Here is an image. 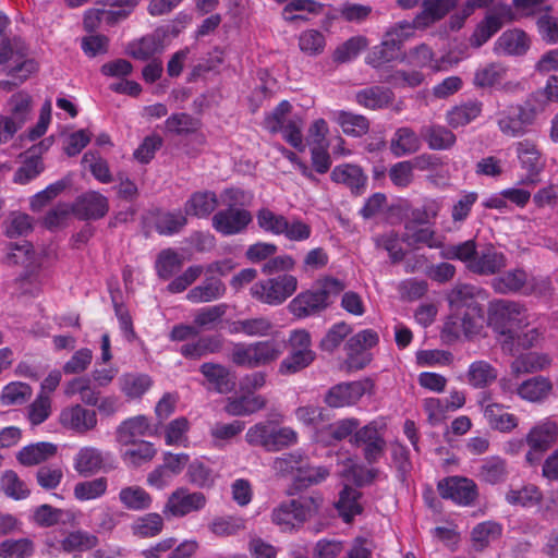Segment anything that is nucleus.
<instances>
[{
	"mask_svg": "<svg viewBox=\"0 0 558 558\" xmlns=\"http://www.w3.org/2000/svg\"><path fill=\"white\" fill-rule=\"evenodd\" d=\"M64 395L73 397L80 395L81 401L87 407H96L100 400V392L92 387L88 377H76L68 381L64 386Z\"/></svg>",
	"mask_w": 558,
	"mask_h": 558,
	"instance_id": "42",
	"label": "nucleus"
},
{
	"mask_svg": "<svg viewBox=\"0 0 558 558\" xmlns=\"http://www.w3.org/2000/svg\"><path fill=\"white\" fill-rule=\"evenodd\" d=\"M98 545V537L89 532L77 530L69 533L61 541V548L74 557Z\"/></svg>",
	"mask_w": 558,
	"mask_h": 558,
	"instance_id": "41",
	"label": "nucleus"
},
{
	"mask_svg": "<svg viewBox=\"0 0 558 558\" xmlns=\"http://www.w3.org/2000/svg\"><path fill=\"white\" fill-rule=\"evenodd\" d=\"M5 109V116L22 129L31 118L33 98L27 92H17L9 98Z\"/></svg>",
	"mask_w": 558,
	"mask_h": 558,
	"instance_id": "32",
	"label": "nucleus"
},
{
	"mask_svg": "<svg viewBox=\"0 0 558 558\" xmlns=\"http://www.w3.org/2000/svg\"><path fill=\"white\" fill-rule=\"evenodd\" d=\"M263 396L247 393L238 398H228L225 411L232 416H243L255 413L266 407Z\"/></svg>",
	"mask_w": 558,
	"mask_h": 558,
	"instance_id": "40",
	"label": "nucleus"
},
{
	"mask_svg": "<svg viewBox=\"0 0 558 558\" xmlns=\"http://www.w3.org/2000/svg\"><path fill=\"white\" fill-rule=\"evenodd\" d=\"M413 32L409 23H399L387 32L379 46L374 47L367 57V62L375 68L397 58L400 46Z\"/></svg>",
	"mask_w": 558,
	"mask_h": 558,
	"instance_id": "13",
	"label": "nucleus"
},
{
	"mask_svg": "<svg viewBox=\"0 0 558 558\" xmlns=\"http://www.w3.org/2000/svg\"><path fill=\"white\" fill-rule=\"evenodd\" d=\"M119 501L128 510L144 511L151 507L153 496L142 486H124L119 492Z\"/></svg>",
	"mask_w": 558,
	"mask_h": 558,
	"instance_id": "36",
	"label": "nucleus"
},
{
	"mask_svg": "<svg viewBox=\"0 0 558 558\" xmlns=\"http://www.w3.org/2000/svg\"><path fill=\"white\" fill-rule=\"evenodd\" d=\"M518 396L529 402L538 403L546 400L553 392V383L544 376H535L521 383L517 388Z\"/></svg>",
	"mask_w": 558,
	"mask_h": 558,
	"instance_id": "29",
	"label": "nucleus"
},
{
	"mask_svg": "<svg viewBox=\"0 0 558 558\" xmlns=\"http://www.w3.org/2000/svg\"><path fill=\"white\" fill-rule=\"evenodd\" d=\"M151 385L153 380L146 374L126 373L119 378V388L130 400L141 399Z\"/></svg>",
	"mask_w": 558,
	"mask_h": 558,
	"instance_id": "39",
	"label": "nucleus"
},
{
	"mask_svg": "<svg viewBox=\"0 0 558 558\" xmlns=\"http://www.w3.org/2000/svg\"><path fill=\"white\" fill-rule=\"evenodd\" d=\"M227 288L222 280L216 276H207L202 283L192 288L186 300L191 303H209L221 299L226 294Z\"/></svg>",
	"mask_w": 558,
	"mask_h": 558,
	"instance_id": "27",
	"label": "nucleus"
},
{
	"mask_svg": "<svg viewBox=\"0 0 558 558\" xmlns=\"http://www.w3.org/2000/svg\"><path fill=\"white\" fill-rule=\"evenodd\" d=\"M222 348V340L217 336L199 338L193 343L183 344L180 349L182 355L189 359H201L210 353H217Z\"/></svg>",
	"mask_w": 558,
	"mask_h": 558,
	"instance_id": "47",
	"label": "nucleus"
},
{
	"mask_svg": "<svg viewBox=\"0 0 558 558\" xmlns=\"http://www.w3.org/2000/svg\"><path fill=\"white\" fill-rule=\"evenodd\" d=\"M82 163L90 171L93 177L100 183L108 184L113 178L109 163L97 151H87L82 158Z\"/></svg>",
	"mask_w": 558,
	"mask_h": 558,
	"instance_id": "58",
	"label": "nucleus"
},
{
	"mask_svg": "<svg viewBox=\"0 0 558 558\" xmlns=\"http://www.w3.org/2000/svg\"><path fill=\"white\" fill-rule=\"evenodd\" d=\"M531 47L529 35L520 28L504 32L494 44V52L498 56H523Z\"/></svg>",
	"mask_w": 558,
	"mask_h": 558,
	"instance_id": "20",
	"label": "nucleus"
},
{
	"mask_svg": "<svg viewBox=\"0 0 558 558\" xmlns=\"http://www.w3.org/2000/svg\"><path fill=\"white\" fill-rule=\"evenodd\" d=\"M130 448L121 453L122 461L132 468L141 466L154 459L157 450L154 444L145 440H140L129 445Z\"/></svg>",
	"mask_w": 558,
	"mask_h": 558,
	"instance_id": "43",
	"label": "nucleus"
},
{
	"mask_svg": "<svg viewBox=\"0 0 558 558\" xmlns=\"http://www.w3.org/2000/svg\"><path fill=\"white\" fill-rule=\"evenodd\" d=\"M515 151L521 167L531 177L537 175L544 167L542 156L535 143L524 140L515 144Z\"/></svg>",
	"mask_w": 558,
	"mask_h": 558,
	"instance_id": "38",
	"label": "nucleus"
},
{
	"mask_svg": "<svg viewBox=\"0 0 558 558\" xmlns=\"http://www.w3.org/2000/svg\"><path fill=\"white\" fill-rule=\"evenodd\" d=\"M298 278L290 274H282L272 278L255 282L250 293L253 299L271 306L284 303L298 289Z\"/></svg>",
	"mask_w": 558,
	"mask_h": 558,
	"instance_id": "7",
	"label": "nucleus"
},
{
	"mask_svg": "<svg viewBox=\"0 0 558 558\" xmlns=\"http://www.w3.org/2000/svg\"><path fill=\"white\" fill-rule=\"evenodd\" d=\"M542 499V493L535 485H525L519 489H510L506 500L512 506L533 507Z\"/></svg>",
	"mask_w": 558,
	"mask_h": 558,
	"instance_id": "62",
	"label": "nucleus"
},
{
	"mask_svg": "<svg viewBox=\"0 0 558 558\" xmlns=\"http://www.w3.org/2000/svg\"><path fill=\"white\" fill-rule=\"evenodd\" d=\"M52 143V137H47L27 150L25 161L14 173L13 181L15 183L26 184L44 171V163L40 156L51 147Z\"/></svg>",
	"mask_w": 558,
	"mask_h": 558,
	"instance_id": "19",
	"label": "nucleus"
},
{
	"mask_svg": "<svg viewBox=\"0 0 558 558\" xmlns=\"http://www.w3.org/2000/svg\"><path fill=\"white\" fill-rule=\"evenodd\" d=\"M107 489L108 480L106 477H97L76 483L73 488V495L78 501H89L105 496Z\"/></svg>",
	"mask_w": 558,
	"mask_h": 558,
	"instance_id": "50",
	"label": "nucleus"
},
{
	"mask_svg": "<svg viewBox=\"0 0 558 558\" xmlns=\"http://www.w3.org/2000/svg\"><path fill=\"white\" fill-rule=\"evenodd\" d=\"M558 439V422L553 416L544 417L535 423L525 435V442L530 450L525 459L530 464L538 460L535 454H543L550 449Z\"/></svg>",
	"mask_w": 558,
	"mask_h": 558,
	"instance_id": "9",
	"label": "nucleus"
},
{
	"mask_svg": "<svg viewBox=\"0 0 558 558\" xmlns=\"http://www.w3.org/2000/svg\"><path fill=\"white\" fill-rule=\"evenodd\" d=\"M7 259L11 264H25L28 268L19 279V288L23 294L36 296L40 293L45 280L39 265L35 262L33 246L24 242L21 245L10 246Z\"/></svg>",
	"mask_w": 558,
	"mask_h": 558,
	"instance_id": "6",
	"label": "nucleus"
},
{
	"mask_svg": "<svg viewBox=\"0 0 558 558\" xmlns=\"http://www.w3.org/2000/svg\"><path fill=\"white\" fill-rule=\"evenodd\" d=\"M507 66L489 63L478 68L474 73L473 84L481 88L499 87L507 74Z\"/></svg>",
	"mask_w": 558,
	"mask_h": 558,
	"instance_id": "46",
	"label": "nucleus"
},
{
	"mask_svg": "<svg viewBox=\"0 0 558 558\" xmlns=\"http://www.w3.org/2000/svg\"><path fill=\"white\" fill-rule=\"evenodd\" d=\"M74 214L81 219H100L109 210L108 198L96 191L81 195L73 205Z\"/></svg>",
	"mask_w": 558,
	"mask_h": 558,
	"instance_id": "21",
	"label": "nucleus"
},
{
	"mask_svg": "<svg viewBox=\"0 0 558 558\" xmlns=\"http://www.w3.org/2000/svg\"><path fill=\"white\" fill-rule=\"evenodd\" d=\"M252 221L248 210L229 207L217 211L211 218L213 228L222 235H234L242 233Z\"/></svg>",
	"mask_w": 558,
	"mask_h": 558,
	"instance_id": "17",
	"label": "nucleus"
},
{
	"mask_svg": "<svg viewBox=\"0 0 558 558\" xmlns=\"http://www.w3.org/2000/svg\"><path fill=\"white\" fill-rule=\"evenodd\" d=\"M102 452L92 446L82 447L73 458V468L82 476H92L104 466Z\"/></svg>",
	"mask_w": 558,
	"mask_h": 558,
	"instance_id": "28",
	"label": "nucleus"
},
{
	"mask_svg": "<svg viewBox=\"0 0 558 558\" xmlns=\"http://www.w3.org/2000/svg\"><path fill=\"white\" fill-rule=\"evenodd\" d=\"M330 178L336 183L344 184L355 194L364 191L367 181L362 169L351 163L336 166L331 171Z\"/></svg>",
	"mask_w": 558,
	"mask_h": 558,
	"instance_id": "30",
	"label": "nucleus"
},
{
	"mask_svg": "<svg viewBox=\"0 0 558 558\" xmlns=\"http://www.w3.org/2000/svg\"><path fill=\"white\" fill-rule=\"evenodd\" d=\"M360 497L361 494L349 486H344L341 490L336 507L345 522H350L355 515L362 512V506L359 502Z\"/></svg>",
	"mask_w": 558,
	"mask_h": 558,
	"instance_id": "52",
	"label": "nucleus"
},
{
	"mask_svg": "<svg viewBox=\"0 0 558 558\" xmlns=\"http://www.w3.org/2000/svg\"><path fill=\"white\" fill-rule=\"evenodd\" d=\"M199 371L206 378L208 388L216 392L228 393L235 387V377L225 365L207 362L201 365Z\"/></svg>",
	"mask_w": 558,
	"mask_h": 558,
	"instance_id": "23",
	"label": "nucleus"
},
{
	"mask_svg": "<svg viewBox=\"0 0 558 558\" xmlns=\"http://www.w3.org/2000/svg\"><path fill=\"white\" fill-rule=\"evenodd\" d=\"M506 265L505 254L489 244L478 251L475 259L471 260L470 270L478 275H494Z\"/></svg>",
	"mask_w": 558,
	"mask_h": 558,
	"instance_id": "25",
	"label": "nucleus"
},
{
	"mask_svg": "<svg viewBox=\"0 0 558 558\" xmlns=\"http://www.w3.org/2000/svg\"><path fill=\"white\" fill-rule=\"evenodd\" d=\"M439 495L459 506H469L477 497L476 484L466 477L450 476L438 483Z\"/></svg>",
	"mask_w": 558,
	"mask_h": 558,
	"instance_id": "16",
	"label": "nucleus"
},
{
	"mask_svg": "<svg viewBox=\"0 0 558 558\" xmlns=\"http://www.w3.org/2000/svg\"><path fill=\"white\" fill-rule=\"evenodd\" d=\"M489 8L483 20L476 25L470 43L473 47H481L487 43L497 32H499L506 24L515 20V14L508 3L502 0H466L463 12L464 19L473 13L475 9Z\"/></svg>",
	"mask_w": 558,
	"mask_h": 558,
	"instance_id": "2",
	"label": "nucleus"
},
{
	"mask_svg": "<svg viewBox=\"0 0 558 558\" xmlns=\"http://www.w3.org/2000/svg\"><path fill=\"white\" fill-rule=\"evenodd\" d=\"M551 364V357L547 353L529 352L518 355L510 367L513 374H529L546 369Z\"/></svg>",
	"mask_w": 558,
	"mask_h": 558,
	"instance_id": "37",
	"label": "nucleus"
},
{
	"mask_svg": "<svg viewBox=\"0 0 558 558\" xmlns=\"http://www.w3.org/2000/svg\"><path fill=\"white\" fill-rule=\"evenodd\" d=\"M245 440L251 446L262 447L268 452H277L298 444L299 435L292 427L278 426L272 422H259L247 429Z\"/></svg>",
	"mask_w": 558,
	"mask_h": 558,
	"instance_id": "3",
	"label": "nucleus"
},
{
	"mask_svg": "<svg viewBox=\"0 0 558 558\" xmlns=\"http://www.w3.org/2000/svg\"><path fill=\"white\" fill-rule=\"evenodd\" d=\"M366 381L341 383L332 386L325 395V403L335 409L355 405L365 395Z\"/></svg>",
	"mask_w": 558,
	"mask_h": 558,
	"instance_id": "18",
	"label": "nucleus"
},
{
	"mask_svg": "<svg viewBox=\"0 0 558 558\" xmlns=\"http://www.w3.org/2000/svg\"><path fill=\"white\" fill-rule=\"evenodd\" d=\"M483 322V312L480 304H471L460 312H452L442 328V335L448 340H454L461 336L476 335Z\"/></svg>",
	"mask_w": 558,
	"mask_h": 558,
	"instance_id": "10",
	"label": "nucleus"
},
{
	"mask_svg": "<svg viewBox=\"0 0 558 558\" xmlns=\"http://www.w3.org/2000/svg\"><path fill=\"white\" fill-rule=\"evenodd\" d=\"M481 411L487 425L500 433H511L519 426V418L507 411V408L492 400L488 395H483L478 401Z\"/></svg>",
	"mask_w": 558,
	"mask_h": 558,
	"instance_id": "15",
	"label": "nucleus"
},
{
	"mask_svg": "<svg viewBox=\"0 0 558 558\" xmlns=\"http://www.w3.org/2000/svg\"><path fill=\"white\" fill-rule=\"evenodd\" d=\"M58 447L52 442H36L23 447L16 454L17 461L25 466H33L48 461L57 454Z\"/></svg>",
	"mask_w": 558,
	"mask_h": 558,
	"instance_id": "33",
	"label": "nucleus"
},
{
	"mask_svg": "<svg viewBox=\"0 0 558 558\" xmlns=\"http://www.w3.org/2000/svg\"><path fill=\"white\" fill-rule=\"evenodd\" d=\"M162 515L157 512H149L137 517L131 524L133 535L141 538H149L159 535L163 530Z\"/></svg>",
	"mask_w": 558,
	"mask_h": 558,
	"instance_id": "45",
	"label": "nucleus"
},
{
	"mask_svg": "<svg viewBox=\"0 0 558 558\" xmlns=\"http://www.w3.org/2000/svg\"><path fill=\"white\" fill-rule=\"evenodd\" d=\"M190 421L184 416H179L170 421L163 428L165 442L168 446H186L189 441Z\"/></svg>",
	"mask_w": 558,
	"mask_h": 558,
	"instance_id": "54",
	"label": "nucleus"
},
{
	"mask_svg": "<svg viewBox=\"0 0 558 558\" xmlns=\"http://www.w3.org/2000/svg\"><path fill=\"white\" fill-rule=\"evenodd\" d=\"M183 265L182 257L173 250L161 251L156 259L155 268L157 275L167 280L178 272Z\"/></svg>",
	"mask_w": 558,
	"mask_h": 558,
	"instance_id": "60",
	"label": "nucleus"
},
{
	"mask_svg": "<svg viewBox=\"0 0 558 558\" xmlns=\"http://www.w3.org/2000/svg\"><path fill=\"white\" fill-rule=\"evenodd\" d=\"M207 498L202 492L178 487L167 498L162 513L168 518H183L205 508Z\"/></svg>",
	"mask_w": 558,
	"mask_h": 558,
	"instance_id": "11",
	"label": "nucleus"
},
{
	"mask_svg": "<svg viewBox=\"0 0 558 558\" xmlns=\"http://www.w3.org/2000/svg\"><path fill=\"white\" fill-rule=\"evenodd\" d=\"M322 499L313 496H302L283 501L274 508L271 521L282 531H291L315 517L320 508Z\"/></svg>",
	"mask_w": 558,
	"mask_h": 558,
	"instance_id": "4",
	"label": "nucleus"
},
{
	"mask_svg": "<svg viewBox=\"0 0 558 558\" xmlns=\"http://www.w3.org/2000/svg\"><path fill=\"white\" fill-rule=\"evenodd\" d=\"M288 308L295 317L305 318L325 311L326 303L323 302L316 289L312 287L292 299Z\"/></svg>",
	"mask_w": 558,
	"mask_h": 558,
	"instance_id": "26",
	"label": "nucleus"
},
{
	"mask_svg": "<svg viewBox=\"0 0 558 558\" xmlns=\"http://www.w3.org/2000/svg\"><path fill=\"white\" fill-rule=\"evenodd\" d=\"M424 136L432 149L445 150L456 143V135L441 125H433L424 131Z\"/></svg>",
	"mask_w": 558,
	"mask_h": 558,
	"instance_id": "63",
	"label": "nucleus"
},
{
	"mask_svg": "<svg viewBox=\"0 0 558 558\" xmlns=\"http://www.w3.org/2000/svg\"><path fill=\"white\" fill-rule=\"evenodd\" d=\"M529 280V274L523 269H512L496 277L492 281L494 290L501 294H524Z\"/></svg>",
	"mask_w": 558,
	"mask_h": 558,
	"instance_id": "34",
	"label": "nucleus"
},
{
	"mask_svg": "<svg viewBox=\"0 0 558 558\" xmlns=\"http://www.w3.org/2000/svg\"><path fill=\"white\" fill-rule=\"evenodd\" d=\"M497 369L486 361H475L468 369V381L475 388H484L496 380Z\"/></svg>",
	"mask_w": 558,
	"mask_h": 558,
	"instance_id": "51",
	"label": "nucleus"
},
{
	"mask_svg": "<svg viewBox=\"0 0 558 558\" xmlns=\"http://www.w3.org/2000/svg\"><path fill=\"white\" fill-rule=\"evenodd\" d=\"M282 353V344L276 340L252 343H233L230 361L236 366L256 368L276 361Z\"/></svg>",
	"mask_w": 558,
	"mask_h": 558,
	"instance_id": "5",
	"label": "nucleus"
},
{
	"mask_svg": "<svg viewBox=\"0 0 558 558\" xmlns=\"http://www.w3.org/2000/svg\"><path fill=\"white\" fill-rule=\"evenodd\" d=\"M58 421L64 429L78 435H85L98 425L97 412L81 403L63 408L59 413Z\"/></svg>",
	"mask_w": 558,
	"mask_h": 558,
	"instance_id": "14",
	"label": "nucleus"
},
{
	"mask_svg": "<svg viewBox=\"0 0 558 558\" xmlns=\"http://www.w3.org/2000/svg\"><path fill=\"white\" fill-rule=\"evenodd\" d=\"M187 223L184 213L178 211H157L155 214L154 226L158 233L172 235L179 232Z\"/></svg>",
	"mask_w": 558,
	"mask_h": 558,
	"instance_id": "48",
	"label": "nucleus"
},
{
	"mask_svg": "<svg viewBox=\"0 0 558 558\" xmlns=\"http://www.w3.org/2000/svg\"><path fill=\"white\" fill-rule=\"evenodd\" d=\"M288 218L281 214H277L268 207H263L256 213V222L259 229L266 233L281 235Z\"/></svg>",
	"mask_w": 558,
	"mask_h": 558,
	"instance_id": "56",
	"label": "nucleus"
},
{
	"mask_svg": "<svg viewBox=\"0 0 558 558\" xmlns=\"http://www.w3.org/2000/svg\"><path fill=\"white\" fill-rule=\"evenodd\" d=\"M315 360L314 351H294L291 350L279 366V372L282 375H290L302 371L313 363Z\"/></svg>",
	"mask_w": 558,
	"mask_h": 558,
	"instance_id": "61",
	"label": "nucleus"
},
{
	"mask_svg": "<svg viewBox=\"0 0 558 558\" xmlns=\"http://www.w3.org/2000/svg\"><path fill=\"white\" fill-rule=\"evenodd\" d=\"M179 31L170 26H161L153 33L133 40L128 46V53L137 60H148L161 53L169 43V36H177Z\"/></svg>",
	"mask_w": 558,
	"mask_h": 558,
	"instance_id": "12",
	"label": "nucleus"
},
{
	"mask_svg": "<svg viewBox=\"0 0 558 558\" xmlns=\"http://www.w3.org/2000/svg\"><path fill=\"white\" fill-rule=\"evenodd\" d=\"M218 206L216 193L202 191L193 193L184 204V215L196 218H207Z\"/></svg>",
	"mask_w": 558,
	"mask_h": 558,
	"instance_id": "31",
	"label": "nucleus"
},
{
	"mask_svg": "<svg viewBox=\"0 0 558 558\" xmlns=\"http://www.w3.org/2000/svg\"><path fill=\"white\" fill-rule=\"evenodd\" d=\"M533 120L525 112L523 107H509L499 112L497 124L500 132L507 136L517 137L525 133L526 126L531 125Z\"/></svg>",
	"mask_w": 558,
	"mask_h": 558,
	"instance_id": "22",
	"label": "nucleus"
},
{
	"mask_svg": "<svg viewBox=\"0 0 558 558\" xmlns=\"http://www.w3.org/2000/svg\"><path fill=\"white\" fill-rule=\"evenodd\" d=\"M150 422L145 415H135L122 421L116 429V439L122 446L136 442L137 438L150 434Z\"/></svg>",
	"mask_w": 558,
	"mask_h": 558,
	"instance_id": "24",
	"label": "nucleus"
},
{
	"mask_svg": "<svg viewBox=\"0 0 558 558\" xmlns=\"http://www.w3.org/2000/svg\"><path fill=\"white\" fill-rule=\"evenodd\" d=\"M12 61L10 74L25 81L38 70V63L28 58V47L16 36H3L0 38V64Z\"/></svg>",
	"mask_w": 558,
	"mask_h": 558,
	"instance_id": "8",
	"label": "nucleus"
},
{
	"mask_svg": "<svg viewBox=\"0 0 558 558\" xmlns=\"http://www.w3.org/2000/svg\"><path fill=\"white\" fill-rule=\"evenodd\" d=\"M298 45L305 56L317 57L325 51L326 37L320 31L308 28L300 33Z\"/></svg>",
	"mask_w": 558,
	"mask_h": 558,
	"instance_id": "53",
	"label": "nucleus"
},
{
	"mask_svg": "<svg viewBox=\"0 0 558 558\" xmlns=\"http://www.w3.org/2000/svg\"><path fill=\"white\" fill-rule=\"evenodd\" d=\"M392 99V92L380 86L365 88L355 95V100L359 105L373 110L389 106Z\"/></svg>",
	"mask_w": 558,
	"mask_h": 558,
	"instance_id": "44",
	"label": "nucleus"
},
{
	"mask_svg": "<svg viewBox=\"0 0 558 558\" xmlns=\"http://www.w3.org/2000/svg\"><path fill=\"white\" fill-rule=\"evenodd\" d=\"M482 112V104L478 101H469L456 106L447 113V122L450 126L457 129L464 126L475 120Z\"/></svg>",
	"mask_w": 558,
	"mask_h": 558,
	"instance_id": "49",
	"label": "nucleus"
},
{
	"mask_svg": "<svg viewBox=\"0 0 558 558\" xmlns=\"http://www.w3.org/2000/svg\"><path fill=\"white\" fill-rule=\"evenodd\" d=\"M502 527L494 521L478 523L472 531V542L475 548L483 549L501 536Z\"/></svg>",
	"mask_w": 558,
	"mask_h": 558,
	"instance_id": "57",
	"label": "nucleus"
},
{
	"mask_svg": "<svg viewBox=\"0 0 558 558\" xmlns=\"http://www.w3.org/2000/svg\"><path fill=\"white\" fill-rule=\"evenodd\" d=\"M390 147L393 155L400 157L415 153L420 148V140L411 129L401 128L395 133Z\"/></svg>",
	"mask_w": 558,
	"mask_h": 558,
	"instance_id": "55",
	"label": "nucleus"
},
{
	"mask_svg": "<svg viewBox=\"0 0 558 558\" xmlns=\"http://www.w3.org/2000/svg\"><path fill=\"white\" fill-rule=\"evenodd\" d=\"M35 551L31 538H9L0 543V558H29Z\"/></svg>",
	"mask_w": 558,
	"mask_h": 558,
	"instance_id": "59",
	"label": "nucleus"
},
{
	"mask_svg": "<svg viewBox=\"0 0 558 558\" xmlns=\"http://www.w3.org/2000/svg\"><path fill=\"white\" fill-rule=\"evenodd\" d=\"M512 348L510 350H502L504 352L514 355L520 350H529L539 345L544 340V329L539 325H534L531 318V325L517 329L511 336Z\"/></svg>",
	"mask_w": 558,
	"mask_h": 558,
	"instance_id": "35",
	"label": "nucleus"
},
{
	"mask_svg": "<svg viewBox=\"0 0 558 558\" xmlns=\"http://www.w3.org/2000/svg\"><path fill=\"white\" fill-rule=\"evenodd\" d=\"M507 475L506 461L499 457L486 459L480 469L478 476L482 481L489 484L502 482Z\"/></svg>",
	"mask_w": 558,
	"mask_h": 558,
	"instance_id": "64",
	"label": "nucleus"
},
{
	"mask_svg": "<svg viewBox=\"0 0 558 558\" xmlns=\"http://www.w3.org/2000/svg\"><path fill=\"white\" fill-rule=\"evenodd\" d=\"M532 315L524 305L509 300H497L489 303L487 311L488 326L497 335L502 350L512 348L511 336L523 327L531 325Z\"/></svg>",
	"mask_w": 558,
	"mask_h": 558,
	"instance_id": "1",
	"label": "nucleus"
}]
</instances>
